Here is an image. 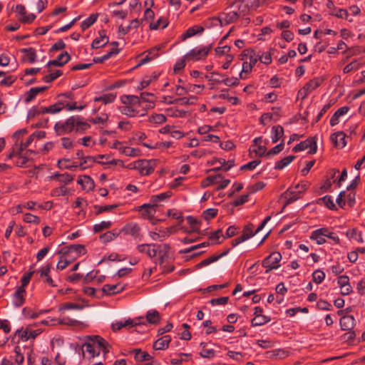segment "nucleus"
Wrapping results in <instances>:
<instances>
[{"instance_id":"f257e3e1","label":"nucleus","mask_w":365,"mask_h":365,"mask_svg":"<svg viewBox=\"0 0 365 365\" xmlns=\"http://www.w3.org/2000/svg\"><path fill=\"white\" fill-rule=\"evenodd\" d=\"M155 165V160H138L133 163L130 164L129 167L130 168L138 170L143 175H148L154 171Z\"/></svg>"},{"instance_id":"f03ea898","label":"nucleus","mask_w":365,"mask_h":365,"mask_svg":"<svg viewBox=\"0 0 365 365\" xmlns=\"http://www.w3.org/2000/svg\"><path fill=\"white\" fill-rule=\"evenodd\" d=\"M211 48V45L200 48H195L186 53L184 56V58L189 61L203 60L207 56Z\"/></svg>"},{"instance_id":"7ed1b4c3","label":"nucleus","mask_w":365,"mask_h":365,"mask_svg":"<svg viewBox=\"0 0 365 365\" xmlns=\"http://www.w3.org/2000/svg\"><path fill=\"white\" fill-rule=\"evenodd\" d=\"M78 115L71 116L64 122H58L55 124L54 129L59 135L71 133L75 130Z\"/></svg>"},{"instance_id":"20e7f679","label":"nucleus","mask_w":365,"mask_h":365,"mask_svg":"<svg viewBox=\"0 0 365 365\" xmlns=\"http://www.w3.org/2000/svg\"><path fill=\"white\" fill-rule=\"evenodd\" d=\"M230 180L224 179V177L221 174H217L215 175H210L205 180L202 181V185L203 187L209 186L210 185L217 184V190H222L225 188L229 184Z\"/></svg>"},{"instance_id":"39448f33","label":"nucleus","mask_w":365,"mask_h":365,"mask_svg":"<svg viewBox=\"0 0 365 365\" xmlns=\"http://www.w3.org/2000/svg\"><path fill=\"white\" fill-rule=\"evenodd\" d=\"M90 341H86L83 345L82 352L84 354L86 351L88 354L89 358H93L96 356L100 354V349L98 343L96 342V339L94 336H88Z\"/></svg>"},{"instance_id":"423d86ee","label":"nucleus","mask_w":365,"mask_h":365,"mask_svg":"<svg viewBox=\"0 0 365 365\" xmlns=\"http://www.w3.org/2000/svg\"><path fill=\"white\" fill-rule=\"evenodd\" d=\"M281 259L282 255L278 252H274L272 254H270L267 257L264 259V260L262 261V266L265 268H267L265 272L267 273L272 269L279 268L280 265L278 263Z\"/></svg>"},{"instance_id":"0eeeda50","label":"nucleus","mask_w":365,"mask_h":365,"mask_svg":"<svg viewBox=\"0 0 365 365\" xmlns=\"http://www.w3.org/2000/svg\"><path fill=\"white\" fill-rule=\"evenodd\" d=\"M309 148L308 153L309 154H314L317 150V142L315 138H308L304 141H302L297 144L292 149L294 152H299Z\"/></svg>"},{"instance_id":"6e6552de","label":"nucleus","mask_w":365,"mask_h":365,"mask_svg":"<svg viewBox=\"0 0 365 365\" xmlns=\"http://www.w3.org/2000/svg\"><path fill=\"white\" fill-rule=\"evenodd\" d=\"M301 197V190H296L294 188L288 189L286 192H284L280 199V203L284 205H287L289 204L293 203Z\"/></svg>"},{"instance_id":"1a4fd4ad","label":"nucleus","mask_w":365,"mask_h":365,"mask_svg":"<svg viewBox=\"0 0 365 365\" xmlns=\"http://www.w3.org/2000/svg\"><path fill=\"white\" fill-rule=\"evenodd\" d=\"M70 59H71V56L69 55V53L67 51H64V52L60 53L57 56L56 59L51 60L47 63V64L46 66V67L47 68V71L48 72L51 71V66H63L66 63H67L70 61Z\"/></svg>"},{"instance_id":"9d476101","label":"nucleus","mask_w":365,"mask_h":365,"mask_svg":"<svg viewBox=\"0 0 365 365\" xmlns=\"http://www.w3.org/2000/svg\"><path fill=\"white\" fill-rule=\"evenodd\" d=\"M336 202L340 205L341 202L344 204L347 203L349 205H352L356 202V192L354 190L340 192L338 197L336 200Z\"/></svg>"},{"instance_id":"9b49d317","label":"nucleus","mask_w":365,"mask_h":365,"mask_svg":"<svg viewBox=\"0 0 365 365\" xmlns=\"http://www.w3.org/2000/svg\"><path fill=\"white\" fill-rule=\"evenodd\" d=\"M98 35L99 36L95 38L91 43V48L93 49L102 48L109 42L108 36L106 35L105 30H100Z\"/></svg>"},{"instance_id":"f8f14e48","label":"nucleus","mask_w":365,"mask_h":365,"mask_svg":"<svg viewBox=\"0 0 365 365\" xmlns=\"http://www.w3.org/2000/svg\"><path fill=\"white\" fill-rule=\"evenodd\" d=\"M215 76H220V73L217 72L210 73V76L208 77L209 81H213L217 83H223L227 86H237L239 84V79L237 78H225L221 80L220 78H215Z\"/></svg>"},{"instance_id":"ddd939ff","label":"nucleus","mask_w":365,"mask_h":365,"mask_svg":"<svg viewBox=\"0 0 365 365\" xmlns=\"http://www.w3.org/2000/svg\"><path fill=\"white\" fill-rule=\"evenodd\" d=\"M140 227L134 222H130L126 224L119 232L120 233H123L124 235H130L133 237H137L139 236L140 233Z\"/></svg>"},{"instance_id":"4468645a","label":"nucleus","mask_w":365,"mask_h":365,"mask_svg":"<svg viewBox=\"0 0 365 365\" xmlns=\"http://www.w3.org/2000/svg\"><path fill=\"white\" fill-rule=\"evenodd\" d=\"M77 182L81 186V188L86 192L93 190L95 187L93 180L88 175L79 176Z\"/></svg>"},{"instance_id":"2eb2a0df","label":"nucleus","mask_w":365,"mask_h":365,"mask_svg":"<svg viewBox=\"0 0 365 365\" xmlns=\"http://www.w3.org/2000/svg\"><path fill=\"white\" fill-rule=\"evenodd\" d=\"M25 289L23 287H19L12 295V303L16 307H19L24 304L25 302Z\"/></svg>"},{"instance_id":"dca6fc26","label":"nucleus","mask_w":365,"mask_h":365,"mask_svg":"<svg viewBox=\"0 0 365 365\" xmlns=\"http://www.w3.org/2000/svg\"><path fill=\"white\" fill-rule=\"evenodd\" d=\"M155 244H141L136 247L138 252L145 254L150 258L156 257Z\"/></svg>"},{"instance_id":"f3484780","label":"nucleus","mask_w":365,"mask_h":365,"mask_svg":"<svg viewBox=\"0 0 365 365\" xmlns=\"http://www.w3.org/2000/svg\"><path fill=\"white\" fill-rule=\"evenodd\" d=\"M120 112L124 114V115H126L129 117H134L137 115H139L140 116H143L146 114L147 113V109L146 108H144L143 110V112L140 113V110L138 109V108H135V107H132L130 106H128V105H125L123 106H122L120 108Z\"/></svg>"},{"instance_id":"a211bd4d","label":"nucleus","mask_w":365,"mask_h":365,"mask_svg":"<svg viewBox=\"0 0 365 365\" xmlns=\"http://www.w3.org/2000/svg\"><path fill=\"white\" fill-rule=\"evenodd\" d=\"M120 101L124 105L135 107L138 109L141 104L140 98L134 95H123L120 97Z\"/></svg>"},{"instance_id":"6ab92c4d","label":"nucleus","mask_w":365,"mask_h":365,"mask_svg":"<svg viewBox=\"0 0 365 365\" xmlns=\"http://www.w3.org/2000/svg\"><path fill=\"white\" fill-rule=\"evenodd\" d=\"M355 325V319L351 315H345L340 319V326L342 330L350 331Z\"/></svg>"},{"instance_id":"aec40b11","label":"nucleus","mask_w":365,"mask_h":365,"mask_svg":"<svg viewBox=\"0 0 365 365\" xmlns=\"http://www.w3.org/2000/svg\"><path fill=\"white\" fill-rule=\"evenodd\" d=\"M322 83V79L320 78H315L308 81L304 86V95L303 97H306L312 91L318 88Z\"/></svg>"},{"instance_id":"412c9836","label":"nucleus","mask_w":365,"mask_h":365,"mask_svg":"<svg viewBox=\"0 0 365 365\" xmlns=\"http://www.w3.org/2000/svg\"><path fill=\"white\" fill-rule=\"evenodd\" d=\"M155 250H156V257H159L160 264H163L165 257H168V253L170 250V246L168 244L156 245Z\"/></svg>"},{"instance_id":"4be33fe9","label":"nucleus","mask_w":365,"mask_h":365,"mask_svg":"<svg viewBox=\"0 0 365 365\" xmlns=\"http://www.w3.org/2000/svg\"><path fill=\"white\" fill-rule=\"evenodd\" d=\"M158 51H159V48H156V47H154V48L145 51V53H146L145 56L142 57L139 60V63H138V66H140V65L145 64L146 63H148L151 60L158 57L159 55Z\"/></svg>"},{"instance_id":"5701e85b","label":"nucleus","mask_w":365,"mask_h":365,"mask_svg":"<svg viewBox=\"0 0 365 365\" xmlns=\"http://www.w3.org/2000/svg\"><path fill=\"white\" fill-rule=\"evenodd\" d=\"M170 341V336H163L153 343V349L155 350H165L168 347Z\"/></svg>"},{"instance_id":"b1692460","label":"nucleus","mask_w":365,"mask_h":365,"mask_svg":"<svg viewBox=\"0 0 365 365\" xmlns=\"http://www.w3.org/2000/svg\"><path fill=\"white\" fill-rule=\"evenodd\" d=\"M326 228H319L312 232L310 239L315 240L318 245H322L326 242Z\"/></svg>"},{"instance_id":"393cba45","label":"nucleus","mask_w":365,"mask_h":365,"mask_svg":"<svg viewBox=\"0 0 365 365\" xmlns=\"http://www.w3.org/2000/svg\"><path fill=\"white\" fill-rule=\"evenodd\" d=\"M242 60H244L245 57L248 58V63L254 66L259 60V54H257L252 49H245L242 51Z\"/></svg>"},{"instance_id":"a878e982","label":"nucleus","mask_w":365,"mask_h":365,"mask_svg":"<svg viewBox=\"0 0 365 365\" xmlns=\"http://www.w3.org/2000/svg\"><path fill=\"white\" fill-rule=\"evenodd\" d=\"M146 322L150 324H158L160 322V316L155 309L148 310L146 313Z\"/></svg>"},{"instance_id":"bb28decb","label":"nucleus","mask_w":365,"mask_h":365,"mask_svg":"<svg viewBox=\"0 0 365 365\" xmlns=\"http://www.w3.org/2000/svg\"><path fill=\"white\" fill-rule=\"evenodd\" d=\"M64 108L65 102H63L62 100H59L57 103L51 105L48 107H43V109L45 113L55 114L62 110Z\"/></svg>"},{"instance_id":"cd10ccee","label":"nucleus","mask_w":365,"mask_h":365,"mask_svg":"<svg viewBox=\"0 0 365 365\" xmlns=\"http://www.w3.org/2000/svg\"><path fill=\"white\" fill-rule=\"evenodd\" d=\"M229 252H230V249H227V250H225V252H223L222 253H221L220 255H214L202 260L200 263H199L197 264V267H200L207 266L210 264L217 261L222 257L226 256L229 253Z\"/></svg>"},{"instance_id":"c85d7f7f","label":"nucleus","mask_w":365,"mask_h":365,"mask_svg":"<svg viewBox=\"0 0 365 365\" xmlns=\"http://www.w3.org/2000/svg\"><path fill=\"white\" fill-rule=\"evenodd\" d=\"M331 138L337 147L342 148L346 145V142L345 140L346 135L342 131L333 134Z\"/></svg>"},{"instance_id":"c756f323","label":"nucleus","mask_w":365,"mask_h":365,"mask_svg":"<svg viewBox=\"0 0 365 365\" xmlns=\"http://www.w3.org/2000/svg\"><path fill=\"white\" fill-rule=\"evenodd\" d=\"M138 211L141 214V215L145 218H148L150 220L157 219V217H155V214L156 212L155 207H138Z\"/></svg>"},{"instance_id":"7c9ffc66","label":"nucleus","mask_w":365,"mask_h":365,"mask_svg":"<svg viewBox=\"0 0 365 365\" xmlns=\"http://www.w3.org/2000/svg\"><path fill=\"white\" fill-rule=\"evenodd\" d=\"M124 289V287L121 286L120 284H105L103 288L102 291L106 293V294H118L120 292H122Z\"/></svg>"},{"instance_id":"2f4dec72","label":"nucleus","mask_w":365,"mask_h":365,"mask_svg":"<svg viewBox=\"0 0 365 365\" xmlns=\"http://www.w3.org/2000/svg\"><path fill=\"white\" fill-rule=\"evenodd\" d=\"M349 110L348 106H343L339 108L331 116L330 119V125L334 126L339 123V117L346 114Z\"/></svg>"},{"instance_id":"473e14b6","label":"nucleus","mask_w":365,"mask_h":365,"mask_svg":"<svg viewBox=\"0 0 365 365\" xmlns=\"http://www.w3.org/2000/svg\"><path fill=\"white\" fill-rule=\"evenodd\" d=\"M134 353L135 359L138 361H150L153 359V356L145 351H143L140 349H135L132 351Z\"/></svg>"},{"instance_id":"72a5a7b5","label":"nucleus","mask_w":365,"mask_h":365,"mask_svg":"<svg viewBox=\"0 0 365 365\" xmlns=\"http://www.w3.org/2000/svg\"><path fill=\"white\" fill-rule=\"evenodd\" d=\"M51 180H54L60 182H63L65 184H68L73 181V175L68 173H63L58 174L56 173L50 177Z\"/></svg>"},{"instance_id":"f704fd0d","label":"nucleus","mask_w":365,"mask_h":365,"mask_svg":"<svg viewBox=\"0 0 365 365\" xmlns=\"http://www.w3.org/2000/svg\"><path fill=\"white\" fill-rule=\"evenodd\" d=\"M21 52L26 54L25 57H24V61L27 60L31 63L36 61V53L34 48L29 47L27 48H22L21 49Z\"/></svg>"},{"instance_id":"c9c22d12","label":"nucleus","mask_w":365,"mask_h":365,"mask_svg":"<svg viewBox=\"0 0 365 365\" xmlns=\"http://www.w3.org/2000/svg\"><path fill=\"white\" fill-rule=\"evenodd\" d=\"M58 166L61 169H68L71 170H75L77 168H78L77 163H70L69 159H60L58 160Z\"/></svg>"},{"instance_id":"e433bc0d","label":"nucleus","mask_w":365,"mask_h":365,"mask_svg":"<svg viewBox=\"0 0 365 365\" xmlns=\"http://www.w3.org/2000/svg\"><path fill=\"white\" fill-rule=\"evenodd\" d=\"M170 196V192H163L159 195H153L150 199V203H144L142 205L148 206V205H157L156 204L158 202L163 201L165 199L169 197Z\"/></svg>"},{"instance_id":"4c0bfd02","label":"nucleus","mask_w":365,"mask_h":365,"mask_svg":"<svg viewBox=\"0 0 365 365\" xmlns=\"http://www.w3.org/2000/svg\"><path fill=\"white\" fill-rule=\"evenodd\" d=\"M272 141L273 143H277L284 135V129L281 125L273 126L272 128Z\"/></svg>"},{"instance_id":"58836bf2","label":"nucleus","mask_w":365,"mask_h":365,"mask_svg":"<svg viewBox=\"0 0 365 365\" xmlns=\"http://www.w3.org/2000/svg\"><path fill=\"white\" fill-rule=\"evenodd\" d=\"M203 31L204 28L200 26L190 27L185 32V34L182 36V38L183 40H185L187 38L193 36L197 34H201L202 32H203Z\"/></svg>"},{"instance_id":"ea45409f","label":"nucleus","mask_w":365,"mask_h":365,"mask_svg":"<svg viewBox=\"0 0 365 365\" xmlns=\"http://www.w3.org/2000/svg\"><path fill=\"white\" fill-rule=\"evenodd\" d=\"M119 51L120 50L118 48H113L110 51L108 52L103 56L93 58V61L96 63H102L105 61L109 59L111 56L118 54Z\"/></svg>"},{"instance_id":"a19ab883","label":"nucleus","mask_w":365,"mask_h":365,"mask_svg":"<svg viewBox=\"0 0 365 365\" xmlns=\"http://www.w3.org/2000/svg\"><path fill=\"white\" fill-rule=\"evenodd\" d=\"M46 310H41L39 312H33L31 308L24 307L22 310L23 315L29 319L38 318L41 314L46 312Z\"/></svg>"},{"instance_id":"79ce46f5","label":"nucleus","mask_w":365,"mask_h":365,"mask_svg":"<svg viewBox=\"0 0 365 365\" xmlns=\"http://www.w3.org/2000/svg\"><path fill=\"white\" fill-rule=\"evenodd\" d=\"M98 16V14H93L89 16L86 19L83 21V22L81 24V27L83 31L86 30L90 26H91L97 20Z\"/></svg>"},{"instance_id":"37998d69","label":"nucleus","mask_w":365,"mask_h":365,"mask_svg":"<svg viewBox=\"0 0 365 365\" xmlns=\"http://www.w3.org/2000/svg\"><path fill=\"white\" fill-rule=\"evenodd\" d=\"M94 338L96 339V342L98 343L100 352L102 351L104 354L108 353L110 348L108 343L103 338L99 336H94Z\"/></svg>"},{"instance_id":"c03bdc74","label":"nucleus","mask_w":365,"mask_h":365,"mask_svg":"<svg viewBox=\"0 0 365 365\" xmlns=\"http://www.w3.org/2000/svg\"><path fill=\"white\" fill-rule=\"evenodd\" d=\"M270 321V318L265 315H259L253 318L251 321L252 327H258L265 324Z\"/></svg>"},{"instance_id":"a18cd8bd","label":"nucleus","mask_w":365,"mask_h":365,"mask_svg":"<svg viewBox=\"0 0 365 365\" xmlns=\"http://www.w3.org/2000/svg\"><path fill=\"white\" fill-rule=\"evenodd\" d=\"M295 158L294 155H289L287 157L284 158L281 160L277 161L275 163L274 169L276 170H282L288 165Z\"/></svg>"},{"instance_id":"49530a36","label":"nucleus","mask_w":365,"mask_h":365,"mask_svg":"<svg viewBox=\"0 0 365 365\" xmlns=\"http://www.w3.org/2000/svg\"><path fill=\"white\" fill-rule=\"evenodd\" d=\"M119 150L126 156L135 157L140 154L139 149L127 146L120 147Z\"/></svg>"},{"instance_id":"de8ad7c7","label":"nucleus","mask_w":365,"mask_h":365,"mask_svg":"<svg viewBox=\"0 0 365 365\" xmlns=\"http://www.w3.org/2000/svg\"><path fill=\"white\" fill-rule=\"evenodd\" d=\"M140 101L149 103L148 108H153L155 104V96L151 93H141L140 97Z\"/></svg>"},{"instance_id":"09e8293b","label":"nucleus","mask_w":365,"mask_h":365,"mask_svg":"<svg viewBox=\"0 0 365 365\" xmlns=\"http://www.w3.org/2000/svg\"><path fill=\"white\" fill-rule=\"evenodd\" d=\"M168 24L167 19L160 17L155 22L150 23V29H165Z\"/></svg>"},{"instance_id":"8fccbe9b","label":"nucleus","mask_w":365,"mask_h":365,"mask_svg":"<svg viewBox=\"0 0 365 365\" xmlns=\"http://www.w3.org/2000/svg\"><path fill=\"white\" fill-rule=\"evenodd\" d=\"M346 236L350 239H353L359 242L363 243L364 240L361 236V233L358 232L356 229L349 230L346 232Z\"/></svg>"},{"instance_id":"3c124183","label":"nucleus","mask_w":365,"mask_h":365,"mask_svg":"<svg viewBox=\"0 0 365 365\" xmlns=\"http://www.w3.org/2000/svg\"><path fill=\"white\" fill-rule=\"evenodd\" d=\"M95 159L92 156H86L82 159V161L78 164V168L81 170H85L87 168H89L93 165L95 163Z\"/></svg>"},{"instance_id":"603ef678","label":"nucleus","mask_w":365,"mask_h":365,"mask_svg":"<svg viewBox=\"0 0 365 365\" xmlns=\"http://www.w3.org/2000/svg\"><path fill=\"white\" fill-rule=\"evenodd\" d=\"M118 235L119 233L111 231L106 232L100 236V240L103 243L106 244L115 239Z\"/></svg>"},{"instance_id":"864d4df0","label":"nucleus","mask_w":365,"mask_h":365,"mask_svg":"<svg viewBox=\"0 0 365 365\" xmlns=\"http://www.w3.org/2000/svg\"><path fill=\"white\" fill-rule=\"evenodd\" d=\"M90 128V125L86 121L83 120L81 116L78 115V120H76L75 130L76 132L84 131Z\"/></svg>"},{"instance_id":"5fc2aeb1","label":"nucleus","mask_w":365,"mask_h":365,"mask_svg":"<svg viewBox=\"0 0 365 365\" xmlns=\"http://www.w3.org/2000/svg\"><path fill=\"white\" fill-rule=\"evenodd\" d=\"M115 98V95L113 93H106L99 97H96L94 101H102L103 103L107 104L113 102Z\"/></svg>"},{"instance_id":"6e6d98bb","label":"nucleus","mask_w":365,"mask_h":365,"mask_svg":"<svg viewBox=\"0 0 365 365\" xmlns=\"http://www.w3.org/2000/svg\"><path fill=\"white\" fill-rule=\"evenodd\" d=\"M112 223L110 221H102L100 223L95 224L93 225V232H100L103 230H106L111 226Z\"/></svg>"},{"instance_id":"4d7b16f0","label":"nucleus","mask_w":365,"mask_h":365,"mask_svg":"<svg viewBox=\"0 0 365 365\" xmlns=\"http://www.w3.org/2000/svg\"><path fill=\"white\" fill-rule=\"evenodd\" d=\"M44 109L43 106L38 107V106H34L32 107L28 112V118L31 119L36 115H38L40 114H44Z\"/></svg>"},{"instance_id":"13d9d810","label":"nucleus","mask_w":365,"mask_h":365,"mask_svg":"<svg viewBox=\"0 0 365 365\" xmlns=\"http://www.w3.org/2000/svg\"><path fill=\"white\" fill-rule=\"evenodd\" d=\"M325 278V273L321 269H317L312 273V280L316 284H320Z\"/></svg>"},{"instance_id":"bf43d9fd","label":"nucleus","mask_w":365,"mask_h":365,"mask_svg":"<svg viewBox=\"0 0 365 365\" xmlns=\"http://www.w3.org/2000/svg\"><path fill=\"white\" fill-rule=\"evenodd\" d=\"M68 252L76 253L77 255L85 253V247L81 245H72L68 248Z\"/></svg>"},{"instance_id":"052dcab7","label":"nucleus","mask_w":365,"mask_h":365,"mask_svg":"<svg viewBox=\"0 0 365 365\" xmlns=\"http://www.w3.org/2000/svg\"><path fill=\"white\" fill-rule=\"evenodd\" d=\"M58 323L60 324H64L68 326H78L81 324V322L69 318V317H63L58 320Z\"/></svg>"},{"instance_id":"680f3d73","label":"nucleus","mask_w":365,"mask_h":365,"mask_svg":"<svg viewBox=\"0 0 365 365\" xmlns=\"http://www.w3.org/2000/svg\"><path fill=\"white\" fill-rule=\"evenodd\" d=\"M62 74H63V72L61 70H56L53 73H52L51 71L49 74L46 75L43 78V81L46 82V83H50V82L54 81L55 79H56L57 78L60 77Z\"/></svg>"},{"instance_id":"e2e57ef3","label":"nucleus","mask_w":365,"mask_h":365,"mask_svg":"<svg viewBox=\"0 0 365 365\" xmlns=\"http://www.w3.org/2000/svg\"><path fill=\"white\" fill-rule=\"evenodd\" d=\"M166 117L163 114H153L149 117V122L161 124L166 121Z\"/></svg>"},{"instance_id":"0e129e2a","label":"nucleus","mask_w":365,"mask_h":365,"mask_svg":"<svg viewBox=\"0 0 365 365\" xmlns=\"http://www.w3.org/2000/svg\"><path fill=\"white\" fill-rule=\"evenodd\" d=\"M23 220L26 223L39 224L40 218L31 213H26L24 215Z\"/></svg>"},{"instance_id":"69168bd1","label":"nucleus","mask_w":365,"mask_h":365,"mask_svg":"<svg viewBox=\"0 0 365 365\" xmlns=\"http://www.w3.org/2000/svg\"><path fill=\"white\" fill-rule=\"evenodd\" d=\"M284 144L283 142H281L279 144L277 145L272 149H270L266 153V157L269 158L272 155H277L280 153L284 149Z\"/></svg>"},{"instance_id":"338daca9","label":"nucleus","mask_w":365,"mask_h":365,"mask_svg":"<svg viewBox=\"0 0 365 365\" xmlns=\"http://www.w3.org/2000/svg\"><path fill=\"white\" fill-rule=\"evenodd\" d=\"M253 225L250 223L245 226L242 234L244 236L247 237V239H250V237L255 235L257 232H256V230L253 232Z\"/></svg>"},{"instance_id":"774afa93","label":"nucleus","mask_w":365,"mask_h":365,"mask_svg":"<svg viewBox=\"0 0 365 365\" xmlns=\"http://www.w3.org/2000/svg\"><path fill=\"white\" fill-rule=\"evenodd\" d=\"M316 204L319 205H335L331 197L329 195H325L322 197L319 198L316 201Z\"/></svg>"}]
</instances>
